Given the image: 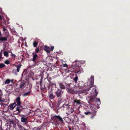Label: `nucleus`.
<instances>
[{"label":"nucleus","mask_w":130,"mask_h":130,"mask_svg":"<svg viewBox=\"0 0 130 130\" xmlns=\"http://www.w3.org/2000/svg\"><path fill=\"white\" fill-rule=\"evenodd\" d=\"M52 120L53 121V124L57 125H59L60 123H63V120L59 115H55L51 118Z\"/></svg>","instance_id":"f257e3e1"},{"label":"nucleus","mask_w":130,"mask_h":130,"mask_svg":"<svg viewBox=\"0 0 130 130\" xmlns=\"http://www.w3.org/2000/svg\"><path fill=\"white\" fill-rule=\"evenodd\" d=\"M63 93V91L61 89L58 88L57 90H56L55 93L56 97L58 98H60L62 96V94Z\"/></svg>","instance_id":"f03ea898"},{"label":"nucleus","mask_w":130,"mask_h":130,"mask_svg":"<svg viewBox=\"0 0 130 130\" xmlns=\"http://www.w3.org/2000/svg\"><path fill=\"white\" fill-rule=\"evenodd\" d=\"M82 104V101L80 100H74L73 102V104L75 106H77L78 105H80Z\"/></svg>","instance_id":"7ed1b4c3"},{"label":"nucleus","mask_w":130,"mask_h":130,"mask_svg":"<svg viewBox=\"0 0 130 130\" xmlns=\"http://www.w3.org/2000/svg\"><path fill=\"white\" fill-rule=\"evenodd\" d=\"M55 95L54 94L52 91L48 92L47 97L49 99L53 100L55 98Z\"/></svg>","instance_id":"20e7f679"},{"label":"nucleus","mask_w":130,"mask_h":130,"mask_svg":"<svg viewBox=\"0 0 130 130\" xmlns=\"http://www.w3.org/2000/svg\"><path fill=\"white\" fill-rule=\"evenodd\" d=\"M20 82V88L21 89L24 88L25 87V85L26 84V82L24 80L20 81L19 82Z\"/></svg>","instance_id":"39448f33"},{"label":"nucleus","mask_w":130,"mask_h":130,"mask_svg":"<svg viewBox=\"0 0 130 130\" xmlns=\"http://www.w3.org/2000/svg\"><path fill=\"white\" fill-rule=\"evenodd\" d=\"M21 121L22 122L24 123L27 124L28 123L27 118H25L24 117H22L21 118Z\"/></svg>","instance_id":"423d86ee"},{"label":"nucleus","mask_w":130,"mask_h":130,"mask_svg":"<svg viewBox=\"0 0 130 130\" xmlns=\"http://www.w3.org/2000/svg\"><path fill=\"white\" fill-rule=\"evenodd\" d=\"M7 40V37H0V42L1 43L6 41Z\"/></svg>","instance_id":"0eeeda50"},{"label":"nucleus","mask_w":130,"mask_h":130,"mask_svg":"<svg viewBox=\"0 0 130 130\" xmlns=\"http://www.w3.org/2000/svg\"><path fill=\"white\" fill-rule=\"evenodd\" d=\"M33 58L32 59V61L33 62L35 61L36 60L38 59V56L36 54H34V53H33Z\"/></svg>","instance_id":"6e6552de"},{"label":"nucleus","mask_w":130,"mask_h":130,"mask_svg":"<svg viewBox=\"0 0 130 130\" xmlns=\"http://www.w3.org/2000/svg\"><path fill=\"white\" fill-rule=\"evenodd\" d=\"M16 102L18 106L21 107V106L20 105L21 103L20 101V96H18L16 98Z\"/></svg>","instance_id":"1a4fd4ad"},{"label":"nucleus","mask_w":130,"mask_h":130,"mask_svg":"<svg viewBox=\"0 0 130 130\" xmlns=\"http://www.w3.org/2000/svg\"><path fill=\"white\" fill-rule=\"evenodd\" d=\"M58 85L59 86L60 89H65V86L61 82H58Z\"/></svg>","instance_id":"9d476101"},{"label":"nucleus","mask_w":130,"mask_h":130,"mask_svg":"<svg viewBox=\"0 0 130 130\" xmlns=\"http://www.w3.org/2000/svg\"><path fill=\"white\" fill-rule=\"evenodd\" d=\"M40 62L41 61L38 59L36 60L34 62V66H36L38 65L40 63Z\"/></svg>","instance_id":"9b49d317"},{"label":"nucleus","mask_w":130,"mask_h":130,"mask_svg":"<svg viewBox=\"0 0 130 130\" xmlns=\"http://www.w3.org/2000/svg\"><path fill=\"white\" fill-rule=\"evenodd\" d=\"M24 109L23 107L21 106V107L19 106V107H17L16 108V111H18V113H19L20 112V110Z\"/></svg>","instance_id":"f8f14e48"},{"label":"nucleus","mask_w":130,"mask_h":130,"mask_svg":"<svg viewBox=\"0 0 130 130\" xmlns=\"http://www.w3.org/2000/svg\"><path fill=\"white\" fill-rule=\"evenodd\" d=\"M78 77L77 75H76L75 77L73 79L74 81L75 82V85H77L78 84L77 83V80H78Z\"/></svg>","instance_id":"ddd939ff"},{"label":"nucleus","mask_w":130,"mask_h":130,"mask_svg":"<svg viewBox=\"0 0 130 130\" xmlns=\"http://www.w3.org/2000/svg\"><path fill=\"white\" fill-rule=\"evenodd\" d=\"M67 110L68 111L69 113H71L73 112L74 111V110L73 108L71 107L68 108Z\"/></svg>","instance_id":"4468645a"},{"label":"nucleus","mask_w":130,"mask_h":130,"mask_svg":"<svg viewBox=\"0 0 130 130\" xmlns=\"http://www.w3.org/2000/svg\"><path fill=\"white\" fill-rule=\"evenodd\" d=\"M16 105V104L15 103H13L12 104H11L10 105V109L11 110H13L15 107Z\"/></svg>","instance_id":"2eb2a0df"},{"label":"nucleus","mask_w":130,"mask_h":130,"mask_svg":"<svg viewBox=\"0 0 130 130\" xmlns=\"http://www.w3.org/2000/svg\"><path fill=\"white\" fill-rule=\"evenodd\" d=\"M83 72V70L82 68H79L78 71L76 73L77 74H79L82 72Z\"/></svg>","instance_id":"dca6fc26"},{"label":"nucleus","mask_w":130,"mask_h":130,"mask_svg":"<svg viewBox=\"0 0 130 130\" xmlns=\"http://www.w3.org/2000/svg\"><path fill=\"white\" fill-rule=\"evenodd\" d=\"M45 48L44 50L47 53H49V51H50V47L46 46H44Z\"/></svg>","instance_id":"f3484780"},{"label":"nucleus","mask_w":130,"mask_h":130,"mask_svg":"<svg viewBox=\"0 0 130 130\" xmlns=\"http://www.w3.org/2000/svg\"><path fill=\"white\" fill-rule=\"evenodd\" d=\"M21 66V65L20 64H18L16 66V67L17 68V71L18 72H19L20 71V68Z\"/></svg>","instance_id":"a211bd4d"},{"label":"nucleus","mask_w":130,"mask_h":130,"mask_svg":"<svg viewBox=\"0 0 130 130\" xmlns=\"http://www.w3.org/2000/svg\"><path fill=\"white\" fill-rule=\"evenodd\" d=\"M93 112V113H92V115L91 116V118L92 119H93L94 117L96 115V111H95L94 110Z\"/></svg>","instance_id":"6ab92c4d"},{"label":"nucleus","mask_w":130,"mask_h":130,"mask_svg":"<svg viewBox=\"0 0 130 130\" xmlns=\"http://www.w3.org/2000/svg\"><path fill=\"white\" fill-rule=\"evenodd\" d=\"M94 82L90 81V87L89 88L88 91H89V90L91 88L93 87L94 85Z\"/></svg>","instance_id":"aec40b11"},{"label":"nucleus","mask_w":130,"mask_h":130,"mask_svg":"<svg viewBox=\"0 0 130 130\" xmlns=\"http://www.w3.org/2000/svg\"><path fill=\"white\" fill-rule=\"evenodd\" d=\"M38 44V43L37 41H35L33 42V45L34 47H36Z\"/></svg>","instance_id":"412c9836"},{"label":"nucleus","mask_w":130,"mask_h":130,"mask_svg":"<svg viewBox=\"0 0 130 130\" xmlns=\"http://www.w3.org/2000/svg\"><path fill=\"white\" fill-rule=\"evenodd\" d=\"M4 54L5 56L6 57H8L9 56L8 53L6 51H4Z\"/></svg>","instance_id":"4be33fe9"},{"label":"nucleus","mask_w":130,"mask_h":130,"mask_svg":"<svg viewBox=\"0 0 130 130\" xmlns=\"http://www.w3.org/2000/svg\"><path fill=\"white\" fill-rule=\"evenodd\" d=\"M40 87L41 88V89H42L43 90L45 89H46V87H45L44 86V87H42L41 84V80L40 82Z\"/></svg>","instance_id":"5701e85b"},{"label":"nucleus","mask_w":130,"mask_h":130,"mask_svg":"<svg viewBox=\"0 0 130 130\" xmlns=\"http://www.w3.org/2000/svg\"><path fill=\"white\" fill-rule=\"evenodd\" d=\"M30 91H28L27 92H25L23 94V95L24 96H26L28 95L30 93Z\"/></svg>","instance_id":"b1692460"},{"label":"nucleus","mask_w":130,"mask_h":130,"mask_svg":"<svg viewBox=\"0 0 130 130\" xmlns=\"http://www.w3.org/2000/svg\"><path fill=\"white\" fill-rule=\"evenodd\" d=\"M2 50L0 52V61L2 60L4 58V57H2Z\"/></svg>","instance_id":"393cba45"},{"label":"nucleus","mask_w":130,"mask_h":130,"mask_svg":"<svg viewBox=\"0 0 130 130\" xmlns=\"http://www.w3.org/2000/svg\"><path fill=\"white\" fill-rule=\"evenodd\" d=\"M19 127L21 130H26V129L23 126L20 125L19 126Z\"/></svg>","instance_id":"a878e982"},{"label":"nucleus","mask_w":130,"mask_h":130,"mask_svg":"<svg viewBox=\"0 0 130 130\" xmlns=\"http://www.w3.org/2000/svg\"><path fill=\"white\" fill-rule=\"evenodd\" d=\"M62 107H63L66 108L67 110H68V108L69 107L68 105H65V104H63V106H62Z\"/></svg>","instance_id":"bb28decb"},{"label":"nucleus","mask_w":130,"mask_h":130,"mask_svg":"<svg viewBox=\"0 0 130 130\" xmlns=\"http://www.w3.org/2000/svg\"><path fill=\"white\" fill-rule=\"evenodd\" d=\"M94 91L95 93V94L94 95V96L95 97V98L97 95L98 93V92H97L96 89L95 88H94Z\"/></svg>","instance_id":"cd10ccee"},{"label":"nucleus","mask_w":130,"mask_h":130,"mask_svg":"<svg viewBox=\"0 0 130 130\" xmlns=\"http://www.w3.org/2000/svg\"><path fill=\"white\" fill-rule=\"evenodd\" d=\"M10 80H9V79H7L6 80V81L5 82V84H9L10 83Z\"/></svg>","instance_id":"c85d7f7f"},{"label":"nucleus","mask_w":130,"mask_h":130,"mask_svg":"<svg viewBox=\"0 0 130 130\" xmlns=\"http://www.w3.org/2000/svg\"><path fill=\"white\" fill-rule=\"evenodd\" d=\"M96 98H91L90 99V101L91 102H93L94 101H96Z\"/></svg>","instance_id":"c756f323"},{"label":"nucleus","mask_w":130,"mask_h":130,"mask_svg":"<svg viewBox=\"0 0 130 130\" xmlns=\"http://www.w3.org/2000/svg\"><path fill=\"white\" fill-rule=\"evenodd\" d=\"M91 113L90 111H86L84 112V114L86 115H89L91 114Z\"/></svg>","instance_id":"7c9ffc66"},{"label":"nucleus","mask_w":130,"mask_h":130,"mask_svg":"<svg viewBox=\"0 0 130 130\" xmlns=\"http://www.w3.org/2000/svg\"><path fill=\"white\" fill-rule=\"evenodd\" d=\"M5 66V65L2 63L0 64V69L3 68Z\"/></svg>","instance_id":"2f4dec72"},{"label":"nucleus","mask_w":130,"mask_h":130,"mask_svg":"<svg viewBox=\"0 0 130 130\" xmlns=\"http://www.w3.org/2000/svg\"><path fill=\"white\" fill-rule=\"evenodd\" d=\"M4 63L6 64H8L10 63V62H9V61L8 60H5L4 61Z\"/></svg>","instance_id":"473e14b6"},{"label":"nucleus","mask_w":130,"mask_h":130,"mask_svg":"<svg viewBox=\"0 0 130 130\" xmlns=\"http://www.w3.org/2000/svg\"><path fill=\"white\" fill-rule=\"evenodd\" d=\"M91 81L94 82V77L93 76H91Z\"/></svg>","instance_id":"72a5a7b5"},{"label":"nucleus","mask_w":130,"mask_h":130,"mask_svg":"<svg viewBox=\"0 0 130 130\" xmlns=\"http://www.w3.org/2000/svg\"><path fill=\"white\" fill-rule=\"evenodd\" d=\"M54 48V47L52 46L51 47H50V51H53Z\"/></svg>","instance_id":"f704fd0d"},{"label":"nucleus","mask_w":130,"mask_h":130,"mask_svg":"<svg viewBox=\"0 0 130 130\" xmlns=\"http://www.w3.org/2000/svg\"><path fill=\"white\" fill-rule=\"evenodd\" d=\"M11 56L13 57V58H14L16 57V56L15 54H13L12 53V52H11Z\"/></svg>","instance_id":"c9c22d12"},{"label":"nucleus","mask_w":130,"mask_h":130,"mask_svg":"<svg viewBox=\"0 0 130 130\" xmlns=\"http://www.w3.org/2000/svg\"><path fill=\"white\" fill-rule=\"evenodd\" d=\"M50 85L52 86H55V87L56 86V84L55 83H50Z\"/></svg>","instance_id":"e433bc0d"},{"label":"nucleus","mask_w":130,"mask_h":130,"mask_svg":"<svg viewBox=\"0 0 130 130\" xmlns=\"http://www.w3.org/2000/svg\"><path fill=\"white\" fill-rule=\"evenodd\" d=\"M39 50H38V49H36L35 50V54L37 53V54L39 51Z\"/></svg>","instance_id":"4c0bfd02"},{"label":"nucleus","mask_w":130,"mask_h":130,"mask_svg":"<svg viewBox=\"0 0 130 130\" xmlns=\"http://www.w3.org/2000/svg\"><path fill=\"white\" fill-rule=\"evenodd\" d=\"M8 30L7 29H6V30H5L4 31V32L5 33H6L7 34V33H9L8 32Z\"/></svg>","instance_id":"58836bf2"},{"label":"nucleus","mask_w":130,"mask_h":130,"mask_svg":"<svg viewBox=\"0 0 130 130\" xmlns=\"http://www.w3.org/2000/svg\"><path fill=\"white\" fill-rule=\"evenodd\" d=\"M6 102V101L5 100H3L2 99L1 100V102Z\"/></svg>","instance_id":"ea45409f"},{"label":"nucleus","mask_w":130,"mask_h":130,"mask_svg":"<svg viewBox=\"0 0 130 130\" xmlns=\"http://www.w3.org/2000/svg\"><path fill=\"white\" fill-rule=\"evenodd\" d=\"M65 84H66V86H67L70 87V84H67V83H65Z\"/></svg>","instance_id":"a19ab883"},{"label":"nucleus","mask_w":130,"mask_h":130,"mask_svg":"<svg viewBox=\"0 0 130 130\" xmlns=\"http://www.w3.org/2000/svg\"><path fill=\"white\" fill-rule=\"evenodd\" d=\"M6 29L4 27H3V30L4 31L5 30H6Z\"/></svg>","instance_id":"79ce46f5"},{"label":"nucleus","mask_w":130,"mask_h":130,"mask_svg":"<svg viewBox=\"0 0 130 130\" xmlns=\"http://www.w3.org/2000/svg\"><path fill=\"white\" fill-rule=\"evenodd\" d=\"M2 15H0V21L2 20Z\"/></svg>","instance_id":"37998d69"},{"label":"nucleus","mask_w":130,"mask_h":130,"mask_svg":"<svg viewBox=\"0 0 130 130\" xmlns=\"http://www.w3.org/2000/svg\"><path fill=\"white\" fill-rule=\"evenodd\" d=\"M10 82H11L12 83H13V82L14 80L13 79H11L10 80Z\"/></svg>","instance_id":"c03bdc74"},{"label":"nucleus","mask_w":130,"mask_h":130,"mask_svg":"<svg viewBox=\"0 0 130 130\" xmlns=\"http://www.w3.org/2000/svg\"><path fill=\"white\" fill-rule=\"evenodd\" d=\"M68 66L66 64L63 65V67H67Z\"/></svg>","instance_id":"a18cd8bd"},{"label":"nucleus","mask_w":130,"mask_h":130,"mask_svg":"<svg viewBox=\"0 0 130 130\" xmlns=\"http://www.w3.org/2000/svg\"><path fill=\"white\" fill-rule=\"evenodd\" d=\"M68 127L69 130H71V129L70 127L68 126Z\"/></svg>","instance_id":"49530a36"},{"label":"nucleus","mask_w":130,"mask_h":130,"mask_svg":"<svg viewBox=\"0 0 130 130\" xmlns=\"http://www.w3.org/2000/svg\"><path fill=\"white\" fill-rule=\"evenodd\" d=\"M67 118H67V117H64L63 119H64V120H66V119Z\"/></svg>","instance_id":"de8ad7c7"},{"label":"nucleus","mask_w":130,"mask_h":130,"mask_svg":"<svg viewBox=\"0 0 130 130\" xmlns=\"http://www.w3.org/2000/svg\"><path fill=\"white\" fill-rule=\"evenodd\" d=\"M2 98L1 97V95L0 94V102H1V100H2Z\"/></svg>","instance_id":"09e8293b"},{"label":"nucleus","mask_w":130,"mask_h":130,"mask_svg":"<svg viewBox=\"0 0 130 130\" xmlns=\"http://www.w3.org/2000/svg\"><path fill=\"white\" fill-rule=\"evenodd\" d=\"M73 130H76V129L74 128V127H73L72 128Z\"/></svg>","instance_id":"8fccbe9b"},{"label":"nucleus","mask_w":130,"mask_h":130,"mask_svg":"<svg viewBox=\"0 0 130 130\" xmlns=\"http://www.w3.org/2000/svg\"><path fill=\"white\" fill-rule=\"evenodd\" d=\"M98 101H99V102H100V99L99 98L98 99Z\"/></svg>","instance_id":"3c124183"},{"label":"nucleus","mask_w":130,"mask_h":130,"mask_svg":"<svg viewBox=\"0 0 130 130\" xmlns=\"http://www.w3.org/2000/svg\"><path fill=\"white\" fill-rule=\"evenodd\" d=\"M39 46H38V47L36 49H38V50H39Z\"/></svg>","instance_id":"603ef678"},{"label":"nucleus","mask_w":130,"mask_h":130,"mask_svg":"<svg viewBox=\"0 0 130 130\" xmlns=\"http://www.w3.org/2000/svg\"><path fill=\"white\" fill-rule=\"evenodd\" d=\"M81 116H82V118L84 117V116L83 115H82Z\"/></svg>","instance_id":"864d4df0"},{"label":"nucleus","mask_w":130,"mask_h":130,"mask_svg":"<svg viewBox=\"0 0 130 130\" xmlns=\"http://www.w3.org/2000/svg\"><path fill=\"white\" fill-rule=\"evenodd\" d=\"M3 20H4V21L5 22V19H4V18H3Z\"/></svg>","instance_id":"5fc2aeb1"},{"label":"nucleus","mask_w":130,"mask_h":130,"mask_svg":"<svg viewBox=\"0 0 130 130\" xmlns=\"http://www.w3.org/2000/svg\"><path fill=\"white\" fill-rule=\"evenodd\" d=\"M41 61H42V62H45V61H44V60H42Z\"/></svg>","instance_id":"6e6d98bb"},{"label":"nucleus","mask_w":130,"mask_h":130,"mask_svg":"<svg viewBox=\"0 0 130 130\" xmlns=\"http://www.w3.org/2000/svg\"><path fill=\"white\" fill-rule=\"evenodd\" d=\"M0 91L1 92H2V90H1V89H0Z\"/></svg>","instance_id":"4d7b16f0"},{"label":"nucleus","mask_w":130,"mask_h":130,"mask_svg":"<svg viewBox=\"0 0 130 130\" xmlns=\"http://www.w3.org/2000/svg\"><path fill=\"white\" fill-rule=\"evenodd\" d=\"M78 86H80V85H79V84H78Z\"/></svg>","instance_id":"13d9d810"},{"label":"nucleus","mask_w":130,"mask_h":130,"mask_svg":"<svg viewBox=\"0 0 130 130\" xmlns=\"http://www.w3.org/2000/svg\"><path fill=\"white\" fill-rule=\"evenodd\" d=\"M79 113H80V111H79Z\"/></svg>","instance_id":"bf43d9fd"}]
</instances>
